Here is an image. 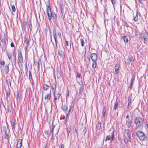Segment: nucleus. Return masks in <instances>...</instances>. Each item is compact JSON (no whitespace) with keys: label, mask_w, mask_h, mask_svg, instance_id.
I'll list each match as a JSON object with an SVG mask.
<instances>
[{"label":"nucleus","mask_w":148,"mask_h":148,"mask_svg":"<svg viewBox=\"0 0 148 148\" xmlns=\"http://www.w3.org/2000/svg\"><path fill=\"white\" fill-rule=\"evenodd\" d=\"M135 123L136 125V127L135 128L136 129L138 128L140 129L143 128V120L141 118L139 117L136 118L135 119Z\"/></svg>","instance_id":"obj_2"},{"label":"nucleus","mask_w":148,"mask_h":148,"mask_svg":"<svg viewBox=\"0 0 148 148\" xmlns=\"http://www.w3.org/2000/svg\"><path fill=\"white\" fill-rule=\"evenodd\" d=\"M65 42H66V45H67V46H69V45L68 43V41H67V40H66L65 41Z\"/></svg>","instance_id":"obj_54"},{"label":"nucleus","mask_w":148,"mask_h":148,"mask_svg":"<svg viewBox=\"0 0 148 148\" xmlns=\"http://www.w3.org/2000/svg\"><path fill=\"white\" fill-rule=\"evenodd\" d=\"M125 133L127 134V135H128L130 134V131L128 129H126L124 131Z\"/></svg>","instance_id":"obj_36"},{"label":"nucleus","mask_w":148,"mask_h":148,"mask_svg":"<svg viewBox=\"0 0 148 148\" xmlns=\"http://www.w3.org/2000/svg\"><path fill=\"white\" fill-rule=\"evenodd\" d=\"M77 129L75 128L74 131V133L75 134V133L77 134Z\"/></svg>","instance_id":"obj_58"},{"label":"nucleus","mask_w":148,"mask_h":148,"mask_svg":"<svg viewBox=\"0 0 148 148\" xmlns=\"http://www.w3.org/2000/svg\"><path fill=\"white\" fill-rule=\"evenodd\" d=\"M126 123L127 126L128 128H129L131 127L132 126L133 123L132 119L128 118L127 120L126 121Z\"/></svg>","instance_id":"obj_13"},{"label":"nucleus","mask_w":148,"mask_h":148,"mask_svg":"<svg viewBox=\"0 0 148 148\" xmlns=\"http://www.w3.org/2000/svg\"><path fill=\"white\" fill-rule=\"evenodd\" d=\"M2 47L4 48L5 47V48L6 47V41L4 43L3 42L2 43Z\"/></svg>","instance_id":"obj_43"},{"label":"nucleus","mask_w":148,"mask_h":148,"mask_svg":"<svg viewBox=\"0 0 148 148\" xmlns=\"http://www.w3.org/2000/svg\"><path fill=\"white\" fill-rule=\"evenodd\" d=\"M131 103V101L129 99H128V106H129V105Z\"/></svg>","instance_id":"obj_61"},{"label":"nucleus","mask_w":148,"mask_h":148,"mask_svg":"<svg viewBox=\"0 0 148 148\" xmlns=\"http://www.w3.org/2000/svg\"><path fill=\"white\" fill-rule=\"evenodd\" d=\"M48 5L46 4V7L47 12L49 21H51L52 17L53 20H57V15L55 13H52L50 7V4L49 1L48 2Z\"/></svg>","instance_id":"obj_1"},{"label":"nucleus","mask_w":148,"mask_h":148,"mask_svg":"<svg viewBox=\"0 0 148 148\" xmlns=\"http://www.w3.org/2000/svg\"><path fill=\"white\" fill-rule=\"evenodd\" d=\"M66 130L67 131V133L68 136H69V133L71 131V128L69 127V128H66Z\"/></svg>","instance_id":"obj_37"},{"label":"nucleus","mask_w":148,"mask_h":148,"mask_svg":"<svg viewBox=\"0 0 148 148\" xmlns=\"http://www.w3.org/2000/svg\"><path fill=\"white\" fill-rule=\"evenodd\" d=\"M7 56H8V58L10 60L11 58V57H12V55H9V54L8 53L7 54Z\"/></svg>","instance_id":"obj_50"},{"label":"nucleus","mask_w":148,"mask_h":148,"mask_svg":"<svg viewBox=\"0 0 148 148\" xmlns=\"http://www.w3.org/2000/svg\"><path fill=\"white\" fill-rule=\"evenodd\" d=\"M86 131H87L86 128V127H85L84 128V129L82 131V133H83V134H84V136L85 135V134H86Z\"/></svg>","instance_id":"obj_32"},{"label":"nucleus","mask_w":148,"mask_h":148,"mask_svg":"<svg viewBox=\"0 0 148 148\" xmlns=\"http://www.w3.org/2000/svg\"><path fill=\"white\" fill-rule=\"evenodd\" d=\"M114 131H113L112 133L111 134V137L110 136H107L105 139V141H106L108 140H111L112 141L114 140Z\"/></svg>","instance_id":"obj_8"},{"label":"nucleus","mask_w":148,"mask_h":148,"mask_svg":"<svg viewBox=\"0 0 148 148\" xmlns=\"http://www.w3.org/2000/svg\"><path fill=\"white\" fill-rule=\"evenodd\" d=\"M143 39H144V43L145 44H146L147 42V39L144 37V38H143Z\"/></svg>","instance_id":"obj_46"},{"label":"nucleus","mask_w":148,"mask_h":148,"mask_svg":"<svg viewBox=\"0 0 148 148\" xmlns=\"http://www.w3.org/2000/svg\"><path fill=\"white\" fill-rule=\"evenodd\" d=\"M29 78L32 83H34V80L32 78L31 72L30 71H29Z\"/></svg>","instance_id":"obj_18"},{"label":"nucleus","mask_w":148,"mask_h":148,"mask_svg":"<svg viewBox=\"0 0 148 148\" xmlns=\"http://www.w3.org/2000/svg\"><path fill=\"white\" fill-rule=\"evenodd\" d=\"M130 36L129 35L124 36H123V40L125 43L127 44L128 42V39H130Z\"/></svg>","instance_id":"obj_17"},{"label":"nucleus","mask_w":148,"mask_h":148,"mask_svg":"<svg viewBox=\"0 0 148 148\" xmlns=\"http://www.w3.org/2000/svg\"><path fill=\"white\" fill-rule=\"evenodd\" d=\"M51 92H50V93L49 94L45 96V99L47 101H49L51 97Z\"/></svg>","instance_id":"obj_21"},{"label":"nucleus","mask_w":148,"mask_h":148,"mask_svg":"<svg viewBox=\"0 0 148 148\" xmlns=\"http://www.w3.org/2000/svg\"><path fill=\"white\" fill-rule=\"evenodd\" d=\"M19 92H18V91H17V93L16 94V97H17V98H19Z\"/></svg>","instance_id":"obj_53"},{"label":"nucleus","mask_w":148,"mask_h":148,"mask_svg":"<svg viewBox=\"0 0 148 148\" xmlns=\"http://www.w3.org/2000/svg\"><path fill=\"white\" fill-rule=\"evenodd\" d=\"M61 148H64V145L63 144H61Z\"/></svg>","instance_id":"obj_60"},{"label":"nucleus","mask_w":148,"mask_h":148,"mask_svg":"<svg viewBox=\"0 0 148 148\" xmlns=\"http://www.w3.org/2000/svg\"><path fill=\"white\" fill-rule=\"evenodd\" d=\"M45 133L46 135H47L48 136H49V131L46 130L45 131Z\"/></svg>","instance_id":"obj_44"},{"label":"nucleus","mask_w":148,"mask_h":148,"mask_svg":"<svg viewBox=\"0 0 148 148\" xmlns=\"http://www.w3.org/2000/svg\"><path fill=\"white\" fill-rule=\"evenodd\" d=\"M106 106H104L103 110V112H106Z\"/></svg>","instance_id":"obj_47"},{"label":"nucleus","mask_w":148,"mask_h":148,"mask_svg":"<svg viewBox=\"0 0 148 148\" xmlns=\"http://www.w3.org/2000/svg\"><path fill=\"white\" fill-rule=\"evenodd\" d=\"M120 67L119 64H116L115 66V70H119Z\"/></svg>","instance_id":"obj_40"},{"label":"nucleus","mask_w":148,"mask_h":148,"mask_svg":"<svg viewBox=\"0 0 148 148\" xmlns=\"http://www.w3.org/2000/svg\"><path fill=\"white\" fill-rule=\"evenodd\" d=\"M0 63L1 65H3L5 64V62L3 61L0 62Z\"/></svg>","instance_id":"obj_52"},{"label":"nucleus","mask_w":148,"mask_h":148,"mask_svg":"<svg viewBox=\"0 0 148 148\" xmlns=\"http://www.w3.org/2000/svg\"><path fill=\"white\" fill-rule=\"evenodd\" d=\"M97 66V62H93L92 64V67L94 69H95Z\"/></svg>","instance_id":"obj_30"},{"label":"nucleus","mask_w":148,"mask_h":148,"mask_svg":"<svg viewBox=\"0 0 148 148\" xmlns=\"http://www.w3.org/2000/svg\"><path fill=\"white\" fill-rule=\"evenodd\" d=\"M125 26H126L127 27H129L128 24L126 22L125 23V24L124 25Z\"/></svg>","instance_id":"obj_55"},{"label":"nucleus","mask_w":148,"mask_h":148,"mask_svg":"<svg viewBox=\"0 0 148 148\" xmlns=\"http://www.w3.org/2000/svg\"><path fill=\"white\" fill-rule=\"evenodd\" d=\"M111 0V1L113 5H114L115 4L114 0Z\"/></svg>","instance_id":"obj_49"},{"label":"nucleus","mask_w":148,"mask_h":148,"mask_svg":"<svg viewBox=\"0 0 148 148\" xmlns=\"http://www.w3.org/2000/svg\"><path fill=\"white\" fill-rule=\"evenodd\" d=\"M34 63L35 65V66L38 68L39 67V62L38 60L36 59L34 60Z\"/></svg>","instance_id":"obj_20"},{"label":"nucleus","mask_w":148,"mask_h":148,"mask_svg":"<svg viewBox=\"0 0 148 148\" xmlns=\"http://www.w3.org/2000/svg\"><path fill=\"white\" fill-rule=\"evenodd\" d=\"M28 26L29 27L30 30H32V26L31 22L30 21H29V23L28 24Z\"/></svg>","instance_id":"obj_35"},{"label":"nucleus","mask_w":148,"mask_h":148,"mask_svg":"<svg viewBox=\"0 0 148 148\" xmlns=\"http://www.w3.org/2000/svg\"><path fill=\"white\" fill-rule=\"evenodd\" d=\"M10 46L12 47H14V44L12 42H11L10 44Z\"/></svg>","instance_id":"obj_48"},{"label":"nucleus","mask_w":148,"mask_h":148,"mask_svg":"<svg viewBox=\"0 0 148 148\" xmlns=\"http://www.w3.org/2000/svg\"><path fill=\"white\" fill-rule=\"evenodd\" d=\"M56 71L57 73L56 76L57 78L58 79H59L61 76V70L59 69L58 68H57L56 69Z\"/></svg>","instance_id":"obj_16"},{"label":"nucleus","mask_w":148,"mask_h":148,"mask_svg":"<svg viewBox=\"0 0 148 148\" xmlns=\"http://www.w3.org/2000/svg\"><path fill=\"white\" fill-rule=\"evenodd\" d=\"M53 38L55 39V41L56 44V47H55V49H56L58 48V41L57 39V35L56 34V29L55 28H54L53 30Z\"/></svg>","instance_id":"obj_5"},{"label":"nucleus","mask_w":148,"mask_h":148,"mask_svg":"<svg viewBox=\"0 0 148 148\" xmlns=\"http://www.w3.org/2000/svg\"><path fill=\"white\" fill-rule=\"evenodd\" d=\"M136 134L141 140L144 141L146 138L145 134L142 131H138L136 132Z\"/></svg>","instance_id":"obj_3"},{"label":"nucleus","mask_w":148,"mask_h":148,"mask_svg":"<svg viewBox=\"0 0 148 148\" xmlns=\"http://www.w3.org/2000/svg\"><path fill=\"white\" fill-rule=\"evenodd\" d=\"M21 74L22 75L23 73H24V72L23 71V70H21Z\"/></svg>","instance_id":"obj_63"},{"label":"nucleus","mask_w":148,"mask_h":148,"mask_svg":"<svg viewBox=\"0 0 148 148\" xmlns=\"http://www.w3.org/2000/svg\"><path fill=\"white\" fill-rule=\"evenodd\" d=\"M124 142L125 144L128 142V139L126 138L124 139Z\"/></svg>","instance_id":"obj_56"},{"label":"nucleus","mask_w":148,"mask_h":148,"mask_svg":"<svg viewBox=\"0 0 148 148\" xmlns=\"http://www.w3.org/2000/svg\"><path fill=\"white\" fill-rule=\"evenodd\" d=\"M49 87V86L45 84L43 86V89L45 90H47Z\"/></svg>","instance_id":"obj_25"},{"label":"nucleus","mask_w":148,"mask_h":148,"mask_svg":"<svg viewBox=\"0 0 148 148\" xmlns=\"http://www.w3.org/2000/svg\"><path fill=\"white\" fill-rule=\"evenodd\" d=\"M22 139H20L18 140L16 144L17 148H21L22 145Z\"/></svg>","instance_id":"obj_15"},{"label":"nucleus","mask_w":148,"mask_h":148,"mask_svg":"<svg viewBox=\"0 0 148 148\" xmlns=\"http://www.w3.org/2000/svg\"><path fill=\"white\" fill-rule=\"evenodd\" d=\"M118 102L116 101V102L114 103V109L115 110H116V109L118 108Z\"/></svg>","instance_id":"obj_29"},{"label":"nucleus","mask_w":148,"mask_h":148,"mask_svg":"<svg viewBox=\"0 0 148 148\" xmlns=\"http://www.w3.org/2000/svg\"><path fill=\"white\" fill-rule=\"evenodd\" d=\"M24 42L26 43V47L25 48V49L26 51L29 45V40L28 37L25 36L24 37Z\"/></svg>","instance_id":"obj_9"},{"label":"nucleus","mask_w":148,"mask_h":148,"mask_svg":"<svg viewBox=\"0 0 148 148\" xmlns=\"http://www.w3.org/2000/svg\"><path fill=\"white\" fill-rule=\"evenodd\" d=\"M54 127H55V126H53L52 127V132H51L52 134H53V129H54Z\"/></svg>","instance_id":"obj_57"},{"label":"nucleus","mask_w":148,"mask_h":148,"mask_svg":"<svg viewBox=\"0 0 148 148\" xmlns=\"http://www.w3.org/2000/svg\"><path fill=\"white\" fill-rule=\"evenodd\" d=\"M135 75H132V77L131 79V82L130 83H133L135 79Z\"/></svg>","instance_id":"obj_34"},{"label":"nucleus","mask_w":148,"mask_h":148,"mask_svg":"<svg viewBox=\"0 0 148 148\" xmlns=\"http://www.w3.org/2000/svg\"><path fill=\"white\" fill-rule=\"evenodd\" d=\"M2 133L4 135L5 138L7 139L9 138V132L7 133L6 126H3L1 130Z\"/></svg>","instance_id":"obj_4"},{"label":"nucleus","mask_w":148,"mask_h":148,"mask_svg":"<svg viewBox=\"0 0 148 148\" xmlns=\"http://www.w3.org/2000/svg\"><path fill=\"white\" fill-rule=\"evenodd\" d=\"M84 89V85L83 84H82L80 86V88L79 89V95H80L81 93L83 91V90Z\"/></svg>","instance_id":"obj_22"},{"label":"nucleus","mask_w":148,"mask_h":148,"mask_svg":"<svg viewBox=\"0 0 148 148\" xmlns=\"http://www.w3.org/2000/svg\"><path fill=\"white\" fill-rule=\"evenodd\" d=\"M58 53L62 59H64L65 57L64 53L62 50L60 49L58 51Z\"/></svg>","instance_id":"obj_14"},{"label":"nucleus","mask_w":148,"mask_h":148,"mask_svg":"<svg viewBox=\"0 0 148 148\" xmlns=\"http://www.w3.org/2000/svg\"><path fill=\"white\" fill-rule=\"evenodd\" d=\"M61 108L63 111H65L67 110L68 107L67 106L65 105H62Z\"/></svg>","instance_id":"obj_24"},{"label":"nucleus","mask_w":148,"mask_h":148,"mask_svg":"<svg viewBox=\"0 0 148 148\" xmlns=\"http://www.w3.org/2000/svg\"><path fill=\"white\" fill-rule=\"evenodd\" d=\"M23 26L25 27V28L27 26V23L26 21H24L23 22Z\"/></svg>","instance_id":"obj_39"},{"label":"nucleus","mask_w":148,"mask_h":148,"mask_svg":"<svg viewBox=\"0 0 148 148\" xmlns=\"http://www.w3.org/2000/svg\"><path fill=\"white\" fill-rule=\"evenodd\" d=\"M11 124L13 129H15L16 127V124L14 121H11Z\"/></svg>","instance_id":"obj_27"},{"label":"nucleus","mask_w":148,"mask_h":148,"mask_svg":"<svg viewBox=\"0 0 148 148\" xmlns=\"http://www.w3.org/2000/svg\"><path fill=\"white\" fill-rule=\"evenodd\" d=\"M7 83H11L10 81V79H8L6 80Z\"/></svg>","instance_id":"obj_51"},{"label":"nucleus","mask_w":148,"mask_h":148,"mask_svg":"<svg viewBox=\"0 0 148 148\" xmlns=\"http://www.w3.org/2000/svg\"><path fill=\"white\" fill-rule=\"evenodd\" d=\"M0 39H1V42L3 43V42H5V36H3L2 38H0Z\"/></svg>","instance_id":"obj_33"},{"label":"nucleus","mask_w":148,"mask_h":148,"mask_svg":"<svg viewBox=\"0 0 148 148\" xmlns=\"http://www.w3.org/2000/svg\"><path fill=\"white\" fill-rule=\"evenodd\" d=\"M11 8L12 11L14 12H15L16 11V8L14 5H12L11 7Z\"/></svg>","instance_id":"obj_41"},{"label":"nucleus","mask_w":148,"mask_h":148,"mask_svg":"<svg viewBox=\"0 0 148 148\" xmlns=\"http://www.w3.org/2000/svg\"><path fill=\"white\" fill-rule=\"evenodd\" d=\"M71 110V108H70L69 110V112H68L67 114V116H68V115H69V113Z\"/></svg>","instance_id":"obj_59"},{"label":"nucleus","mask_w":148,"mask_h":148,"mask_svg":"<svg viewBox=\"0 0 148 148\" xmlns=\"http://www.w3.org/2000/svg\"><path fill=\"white\" fill-rule=\"evenodd\" d=\"M61 11H63V5H62L61 7Z\"/></svg>","instance_id":"obj_62"},{"label":"nucleus","mask_w":148,"mask_h":148,"mask_svg":"<svg viewBox=\"0 0 148 148\" xmlns=\"http://www.w3.org/2000/svg\"><path fill=\"white\" fill-rule=\"evenodd\" d=\"M90 58L93 62L96 61L97 60V55L95 53H92L90 56Z\"/></svg>","instance_id":"obj_10"},{"label":"nucleus","mask_w":148,"mask_h":148,"mask_svg":"<svg viewBox=\"0 0 148 148\" xmlns=\"http://www.w3.org/2000/svg\"><path fill=\"white\" fill-rule=\"evenodd\" d=\"M133 84H130V89H132V87Z\"/></svg>","instance_id":"obj_64"},{"label":"nucleus","mask_w":148,"mask_h":148,"mask_svg":"<svg viewBox=\"0 0 148 148\" xmlns=\"http://www.w3.org/2000/svg\"><path fill=\"white\" fill-rule=\"evenodd\" d=\"M4 70L6 74H8L9 71V64H6L4 66Z\"/></svg>","instance_id":"obj_19"},{"label":"nucleus","mask_w":148,"mask_h":148,"mask_svg":"<svg viewBox=\"0 0 148 148\" xmlns=\"http://www.w3.org/2000/svg\"><path fill=\"white\" fill-rule=\"evenodd\" d=\"M6 95L7 97H9L10 96V91L9 89L6 90Z\"/></svg>","instance_id":"obj_28"},{"label":"nucleus","mask_w":148,"mask_h":148,"mask_svg":"<svg viewBox=\"0 0 148 148\" xmlns=\"http://www.w3.org/2000/svg\"><path fill=\"white\" fill-rule=\"evenodd\" d=\"M56 84H52L51 85V88L52 90H54L56 88Z\"/></svg>","instance_id":"obj_38"},{"label":"nucleus","mask_w":148,"mask_h":148,"mask_svg":"<svg viewBox=\"0 0 148 148\" xmlns=\"http://www.w3.org/2000/svg\"><path fill=\"white\" fill-rule=\"evenodd\" d=\"M18 60L21 63H22L23 62L22 53L21 51L20 50L18 51Z\"/></svg>","instance_id":"obj_7"},{"label":"nucleus","mask_w":148,"mask_h":148,"mask_svg":"<svg viewBox=\"0 0 148 148\" xmlns=\"http://www.w3.org/2000/svg\"><path fill=\"white\" fill-rule=\"evenodd\" d=\"M101 127V122L98 121L97 125L96 126V128L98 130H100Z\"/></svg>","instance_id":"obj_23"},{"label":"nucleus","mask_w":148,"mask_h":148,"mask_svg":"<svg viewBox=\"0 0 148 148\" xmlns=\"http://www.w3.org/2000/svg\"><path fill=\"white\" fill-rule=\"evenodd\" d=\"M138 20V17H134V18L133 20L135 22H136Z\"/></svg>","instance_id":"obj_42"},{"label":"nucleus","mask_w":148,"mask_h":148,"mask_svg":"<svg viewBox=\"0 0 148 148\" xmlns=\"http://www.w3.org/2000/svg\"><path fill=\"white\" fill-rule=\"evenodd\" d=\"M119 70H115L114 71V73L116 75H117L119 73Z\"/></svg>","instance_id":"obj_45"},{"label":"nucleus","mask_w":148,"mask_h":148,"mask_svg":"<svg viewBox=\"0 0 148 148\" xmlns=\"http://www.w3.org/2000/svg\"><path fill=\"white\" fill-rule=\"evenodd\" d=\"M134 62V59L133 57L131 55H130L128 56L127 59V61H126V63L127 64H130L131 62Z\"/></svg>","instance_id":"obj_11"},{"label":"nucleus","mask_w":148,"mask_h":148,"mask_svg":"<svg viewBox=\"0 0 148 148\" xmlns=\"http://www.w3.org/2000/svg\"><path fill=\"white\" fill-rule=\"evenodd\" d=\"M61 96L59 92L54 93V100L53 102L55 103L56 104V101L59 100Z\"/></svg>","instance_id":"obj_6"},{"label":"nucleus","mask_w":148,"mask_h":148,"mask_svg":"<svg viewBox=\"0 0 148 148\" xmlns=\"http://www.w3.org/2000/svg\"><path fill=\"white\" fill-rule=\"evenodd\" d=\"M76 77L77 78V80L78 83H83V82L81 80L80 81H79V80H80V79L81 78L82 79L81 74L79 72H76Z\"/></svg>","instance_id":"obj_12"},{"label":"nucleus","mask_w":148,"mask_h":148,"mask_svg":"<svg viewBox=\"0 0 148 148\" xmlns=\"http://www.w3.org/2000/svg\"><path fill=\"white\" fill-rule=\"evenodd\" d=\"M56 34L57 35V37H58V38H61V34L60 32L59 31H58L57 32L56 30Z\"/></svg>","instance_id":"obj_26"},{"label":"nucleus","mask_w":148,"mask_h":148,"mask_svg":"<svg viewBox=\"0 0 148 148\" xmlns=\"http://www.w3.org/2000/svg\"><path fill=\"white\" fill-rule=\"evenodd\" d=\"M80 42L81 43V46L82 47H83L84 46L85 42L84 41V39L82 38H81L80 39Z\"/></svg>","instance_id":"obj_31"}]
</instances>
